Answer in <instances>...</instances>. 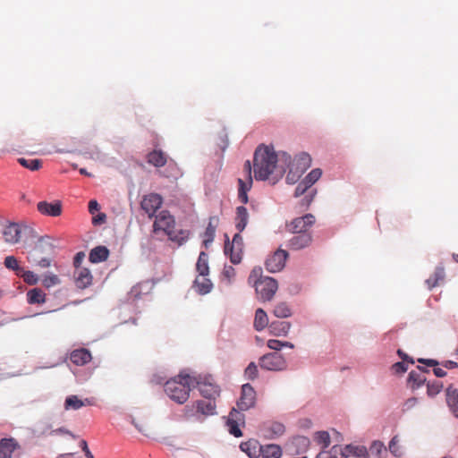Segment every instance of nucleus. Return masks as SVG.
Returning <instances> with one entry per match:
<instances>
[{
	"label": "nucleus",
	"instance_id": "1",
	"mask_svg": "<svg viewBox=\"0 0 458 458\" xmlns=\"http://www.w3.org/2000/svg\"><path fill=\"white\" fill-rule=\"evenodd\" d=\"M279 157L273 146L259 145L253 157L254 177L257 181H266L273 178H280L285 172L284 165H279Z\"/></svg>",
	"mask_w": 458,
	"mask_h": 458
},
{
	"label": "nucleus",
	"instance_id": "2",
	"mask_svg": "<svg viewBox=\"0 0 458 458\" xmlns=\"http://www.w3.org/2000/svg\"><path fill=\"white\" fill-rule=\"evenodd\" d=\"M314 216L306 214L297 217L292 222L294 235L289 240L288 246L294 250H301L309 246L313 240Z\"/></svg>",
	"mask_w": 458,
	"mask_h": 458
},
{
	"label": "nucleus",
	"instance_id": "3",
	"mask_svg": "<svg viewBox=\"0 0 458 458\" xmlns=\"http://www.w3.org/2000/svg\"><path fill=\"white\" fill-rule=\"evenodd\" d=\"M153 233L156 235L163 233L170 241L179 245L183 244L188 240L190 234L187 230H175V219L167 210H162L156 216L153 224Z\"/></svg>",
	"mask_w": 458,
	"mask_h": 458
},
{
	"label": "nucleus",
	"instance_id": "4",
	"mask_svg": "<svg viewBox=\"0 0 458 458\" xmlns=\"http://www.w3.org/2000/svg\"><path fill=\"white\" fill-rule=\"evenodd\" d=\"M194 376L181 372L165 382V392L171 400L182 404L189 399L190 392L194 388Z\"/></svg>",
	"mask_w": 458,
	"mask_h": 458
},
{
	"label": "nucleus",
	"instance_id": "5",
	"mask_svg": "<svg viewBox=\"0 0 458 458\" xmlns=\"http://www.w3.org/2000/svg\"><path fill=\"white\" fill-rule=\"evenodd\" d=\"M261 274L260 267H254L248 277V282L255 287L259 300L271 301L278 289L277 282L272 277L262 276Z\"/></svg>",
	"mask_w": 458,
	"mask_h": 458
},
{
	"label": "nucleus",
	"instance_id": "6",
	"mask_svg": "<svg viewBox=\"0 0 458 458\" xmlns=\"http://www.w3.org/2000/svg\"><path fill=\"white\" fill-rule=\"evenodd\" d=\"M311 157L307 153H301L296 156L293 160L287 153L281 154V162L287 165L289 171L286 175V182L290 184H294L299 181L305 171L311 164Z\"/></svg>",
	"mask_w": 458,
	"mask_h": 458
},
{
	"label": "nucleus",
	"instance_id": "7",
	"mask_svg": "<svg viewBox=\"0 0 458 458\" xmlns=\"http://www.w3.org/2000/svg\"><path fill=\"white\" fill-rule=\"evenodd\" d=\"M216 413L215 400H197L187 404L182 410V419L202 422L207 417Z\"/></svg>",
	"mask_w": 458,
	"mask_h": 458
},
{
	"label": "nucleus",
	"instance_id": "8",
	"mask_svg": "<svg viewBox=\"0 0 458 458\" xmlns=\"http://www.w3.org/2000/svg\"><path fill=\"white\" fill-rule=\"evenodd\" d=\"M315 184V170H311L307 176L299 182L295 189L294 196L300 197L303 194H307L301 200V207L308 208L313 201L315 195V189L312 186Z\"/></svg>",
	"mask_w": 458,
	"mask_h": 458
},
{
	"label": "nucleus",
	"instance_id": "9",
	"mask_svg": "<svg viewBox=\"0 0 458 458\" xmlns=\"http://www.w3.org/2000/svg\"><path fill=\"white\" fill-rule=\"evenodd\" d=\"M194 388L197 387L207 400H215L219 395V387L213 382L211 376H194Z\"/></svg>",
	"mask_w": 458,
	"mask_h": 458
},
{
	"label": "nucleus",
	"instance_id": "10",
	"mask_svg": "<svg viewBox=\"0 0 458 458\" xmlns=\"http://www.w3.org/2000/svg\"><path fill=\"white\" fill-rule=\"evenodd\" d=\"M251 164L250 160H247L243 165L244 178L238 179V199L243 204L248 203V191L252 187V175H251Z\"/></svg>",
	"mask_w": 458,
	"mask_h": 458
},
{
	"label": "nucleus",
	"instance_id": "11",
	"mask_svg": "<svg viewBox=\"0 0 458 458\" xmlns=\"http://www.w3.org/2000/svg\"><path fill=\"white\" fill-rule=\"evenodd\" d=\"M225 253L229 255L230 260L233 264H239L242 259L243 253V241L240 233H235L233 237L232 242H225Z\"/></svg>",
	"mask_w": 458,
	"mask_h": 458
},
{
	"label": "nucleus",
	"instance_id": "12",
	"mask_svg": "<svg viewBox=\"0 0 458 458\" xmlns=\"http://www.w3.org/2000/svg\"><path fill=\"white\" fill-rule=\"evenodd\" d=\"M259 365L267 370H283L286 368V361L282 354L271 352L260 358Z\"/></svg>",
	"mask_w": 458,
	"mask_h": 458
},
{
	"label": "nucleus",
	"instance_id": "13",
	"mask_svg": "<svg viewBox=\"0 0 458 458\" xmlns=\"http://www.w3.org/2000/svg\"><path fill=\"white\" fill-rule=\"evenodd\" d=\"M256 403V392L250 384H244L242 386L241 396L237 402V407L240 411H248L254 407Z\"/></svg>",
	"mask_w": 458,
	"mask_h": 458
},
{
	"label": "nucleus",
	"instance_id": "14",
	"mask_svg": "<svg viewBox=\"0 0 458 458\" xmlns=\"http://www.w3.org/2000/svg\"><path fill=\"white\" fill-rule=\"evenodd\" d=\"M245 417L244 415L235 408H233V410L230 411L227 421H226V427L229 431V433L235 437H240L242 436V430L240 428V426L244 425Z\"/></svg>",
	"mask_w": 458,
	"mask_h": 458
},
{
	"label": "nucleus",
	"instance_id": "15",
	"mask_svg": "<svg viewBox=\"0 0 458 458\" xmlns=\"http://www.w3.org/2000/svg\"><path fill=\"white\" fill-rule=\"evenodd\" d=\"M287 258L288 252L278 249L266 260V268L271 273L279 272L284 267Z\"/></svg>",
	"mask_w": 458,
	"mask_h": 458
},
{
	"label": "nucleus",
	"instance_id": "16",
	"mask_svg": "<svg viewBox=\"0 0 458 458\" xmlns=\"http://www.w3.org/2000/svg\"><path fill=\"white\" fill-rule=\"evenodd\" d=\"M163 203V199L159 194L150 193L143 196L140 201V207L145 211V213L148 216V217H153L156 214L157 210L160 208Z\"/></svg>",
	"mask_w": 458,
	"mask_h": 458
},
{
	"label": "nucleus",
	"instance_id": "17",
	"mask_svg": "<svg viewBox=\"0 0 458 458\" xmlns=\"http://www.w3.org/2000/svg\"><path fill=\"white\" fill-rule=\"evenodd\" d=\"M39 213L49 216H59L62 214V204L60 201L49 203L47 201H39L37 205Z\"/></svg>",
	"mask_w": 458,
	"mask_h": 458
},
{
	"label": "nucleus",
	"instance_id": "18",
	"mask_svg": "<svg viewBox=\"0 0 458 458\" xmlns=\"http://www.w3.org/2000/svg\"><path fill=\"white\" fill-rule=\"evenodd\" d=\"M75 284L80 289H85L92 284L93 276L89 268L81 267L74 272Z\"/></svg>",
	"mask_w": 458,
	"mask_h": 458
},
{
	"label": "nucleus",
	"instance_id": "19",
	"mask_svg": "<svg viewBox=\"0 0 458 458\" xmlns=\"http://www.w3.org/2000/svg\"><path fill=\"white\" fill-rule=\"evenodd\" d=\"M4 241L10 244H15L20 242L21 229L18 224L12 223L6 225L3 230Z\"/></svg>",
	"mask_w": 458,
	"mask_h": 458
},
{
	"label": "nucleus",
	"instance_id": "20",
	"mask_svg": "<svg viewBox=\"0 0 458 458\" xmlns=\"http://www.w3.org/2000/svg\"><path fill=\"white\" fill-rule=\"evenodd\" d=\"M91 359L90 352L84 348L74 350L70 355L71 361L77 366H83L89 363Z\"/></svg>",
	"mask_w": 458,
	"mask_h": 458
},
{
	"label": "nucleus",
	"instance_id": "21",
	"mask_svg": "<svg viewBox=\"0 0 458 458\" xmlns=\"http://www.w3.org/2000/svg\"><path fill=\"white\" fill-rule=\"evenodd\" d=\"M446 403L451 412L458 418V391L452 385L445 390Z\"/></svg>",
	"mask_w": 458,
	"mask_h": 458
},
{
	"label": "nucleus",
	"instance_id": "22",
	"mask_svg": "<svg viewBox=\"0 0 458 458\" xmlns=\"http://www.w3.org/2000/svg\"><path fill=\"white\" fill-rule=\"evenodd\" d=\"M19 447L13 438H4L0 441V458H12L13 453Z\"/></svg>",
	"mask_w": 458,
	"mask_h": 458
},
{
	"label": "nucleus",
	"instance_id": "23",
	"mask_svg": "<svg viewBox=\"0 0 458 458\" xmlns=\"http://www.w3.org/2000/svg\"><path fill=\"white\" fill-rule=\"evenodd\" d=\"M259 452L262 458H281L283 454L280 445L275 444L259 445Z\"/></svg>",
	"mask_w": 458,
	"mask_h": 458
},
{
	"label": "nucleus",
	"instance_id": "24",
	"mask_svg": "<svg viewBox=\"0 0 458 458\" xmlns=\"http://www.w3.org/2000/svg\"><path fill=\"white\" fill-rule=\"evenodd\" d=\"M147 161L155 167H163L167 163V157L163 151L155 149L147 155Z\"/></svg>",
	"mask_w": 458,
	"mask_h": 458
},
{
	"label": "nucleus",
	"instance_id": "25",
	"mask_svg": "<svg viewBox=\"0 0 458 458\" xmlns=\"http://www.w3.org/2000/svg\"><path fill=\"white\" fill-rule=\"evenodd\" d=\"M109 256V250L106 246H98L92 249L89 255L91 263L106 261Z\"/></svg>",
	"mask_w": 458,
	"mask_h": 458
},
{
	"label": "nucleus",
	"instance_id": "26",
	"mask_svg": "<svg viewBox=\"0 0 458 458\" xmlns=\"http://www.w3.org/2000/svg\"><path fill=\"white\" fill-rule=\"evenodd\" d=\"M93 403L89 399L84 401L78 398L77 395H70L65 399L64 409L65 410H79L85 405H92Z\"/></svg>",
	"mask_w": 458,
	"mask_h": 458
},
{
	"label": "nucleus",
	"instance_id": "27",
	"mask_svg": "<svg viewBox=\"0 0 458 458\" xmlns=\"http://www.w3.org/2000/svg\"><path fill=\"white\" fill-rule=\"evenodd\" d=\"M248 212L245 207L240 206L236 208L235 227L239 233L242 232L248 224Z\"/></svg>",
	"mask_w": 458,
	"mask_h": 458
},
{
	"label": "nucleus",
	"instance_id": "28",
	"mask_svg": "<svg viewBox=\"0 0 458 458\" xmlns=\"http://www.w3.org/2000/svg\"><path fill=\"white\" fill-rule=\"evenodd\" d=\"M27 300L30 304H42L46 301V293L40 288H33L28 291Z\"/></svg>",
	"mask_w": 458,
	"mask_h": 458
},
{
	"label": "nucleus",
	"instance_id": "29",
	"mask_svg": "<svg viewBox=\"0 0 458 458\" xmlns=\"http://www.w3.org/2000/svg\"><path fill=\"white\" fill-rule=\"evenodd\" d=\"M196 270L201 276H207L209 273L208 255L205 251H201L199 255Z\"/></svg>",
	"mask_w": 458,
	"mask_h": 458
},
{
	"label": "nucleus",
	"instance_id": "30",
	"mask_svg": "<svg viewBox=\"0 0 458 458\" xmlns=\"http://www.w3.org/2000/svg\"><path fill=\"white\" fill-rule=\"evenodd\" d=\"M268 325V317L264 310L258 309L255 312V318H254V328L257 331L263 330Z\"/></svg>",
	"mask_w": 458,
	"mask_h": 458
},
{
	"label": "nucleus",
	"instance_id": "31",
	"mask_svg": "<svg viewBox=\"0 0 458 458\" xmlns=\"http://www.w3.org/2000/svg\"><path fill=\"white\" fill-rule=\"evenodd\" d=\"M290 327V323L286 321H274L269 326L271 333L275 335H286Z\"/></svg>",
	"mask_w": 458,
	"mask_h": 458
},
{
	"label": "nucleus",
	"instance_id": "32",
	"mask_svg": "<svg viewBox=\"0 0 458 458\" xmlns=\"http://www.w3.org/2000/svg\"><path fill=\"white\" fill-rule=\"evenodd\" d=\"M348 454L344 449H342L338 445H334L329 452H320L317 454V458H346Z\"/></svg>",
	"mask_w": 458,
	"mask_h": 458
},
{
	"label": "nucleus",
	"instance_id": "33",
	"mask_svg": "<svg viewBox=\"0 0 458 458\" xmlns=\"http://www.w3.org/2000/svg\"><path fill=\"white\" fill-rule=\"evenodd\" d=\"M212 286L213 284L211 281L206 276H202V278L197 277L194 281V287L200 294H206L209 293L212 289Z\"/></svg>",
	"mask_w": 458,
	"mask_h": 458
},
{
	"label": "nucleus",
	"instance_id": "34",
	"mask_svg": "<svg viewBox=\"0 0 458 458\" xmlns=\"http://www.w3.org/2000/svg\"><path fill=\"white\" fill-rule=\"evenodd\" d=\"M408 382L412 389H416L426 382V377L422 373L411 370L409 373Z\"/></svg>",
	"mask_w": 458,
	"mask_h": 458
},
{
	"label": "nucleus",
	"instance_id": "35",
	"mask_svg": "<svg viewBox=\"0 0 458 458\" xmlns=\"http://www.w3.org/2000/svg\"><path fill=\"white\" fill-rule=\"evenodd\" d=\"M345 453L357 458L366 457L368 454L367 448L364 445H347L344 447Z\"/></svg>",
	"mask_w": 458,
	"mask_h": 458
},
{
	"label": "nucleus",
	"instance_id": "36",
	"mask_svg": "<svg viewBox=\"0 0 458 458\" xmlns=\"http://www.w3.org/2000/svg\"><path fill=\"white\" fill-rule=\"evenodd\" d=\"M418 361L420 363L425 364L428 367H433L434 375L437 377H444L446 376V371L442 368H438L439 362L437 360L433 359H419Z\"/></svg>",
	"mask_w": 458,
	"mask_h": 458
},
{
	"label": "nucleus",
	"instance_id": "37",
	"mask_svg": "<svg viewBox=\"0 0 458 458\" xmlns=\"http://www.w3.org/2000/svg\"><path fill=\"white\" fill-rule=\"evenodd\" d=\"M273 313L277 318H284L292 315V310L286 302H279L275 306Z\"/></svg>",
	"mask_w": 458,
	"mask_h": 458
},
{
	"label": "nucleus",
	"instance_id": "38",
	"mask_svg": "<svg viewBox=\"0 0 458 458\" xmlns=\"http://www.w3.org/2000/svg\"><path fill=\"white\" fill-rule=\"evenodd\" d=\"M18 162L21 165L30 169V171H38L42 166V161L39 159H27L21 157L18 159Z\"/></svg>",
	"mask_w": 458,
	"mask_h": 458
},
{
	"label": "nucleus",
	"instance_id": "39",
	"mask_svg": "<svg viewBox=\"0 0 458 458\" xmlns=\"http://www.w3.org/2000/svg\"><path fill=\"white\" fill-rule=\"evenodd\" d=\"M331 444V437L327 431H317V445L322 449L328 447Z\"/></svg>",
	"mask_w": 458,
	"mask_h": 458
},
{
	"label": "nucleus",
	"instance_id": "40",
	"mask_svg": "<svg viewBox=\"0 0 458 458\" xmlns=\"http://www.w3.org/2000/svg\"><path fill=\"white\" fill-rule=\"evenodd\" d=\"M4 266L15 272L16 276L22 272V267H20L17 259L14 256H7L4 259Z\"/></svg>",
	"mask_w": 458,
	"mask_h": 458
},
{
	"label": "nucleus",
	"instance_id": "41",
	"mask_svg": "<svg viewBox=\"0 0 458 458\" xmlns=\"http://www.w3.org/2000/svg\"><path fill=\"white\" fill-rule=\"evenodd\" d=\"M270 437L281 436L284 432V426L279 422H272L267 427Z\"/></svg>",
	"mask_w": 458,
	"mask_h": 458
},
{
	"label": "nucleus",
	"instance_id": "42",
	"mask_svg": "<svg viewBox=\"0 0 458 458\" xmlns=\"http://www.w3.org/2000/svg\"><path fill=\"white\" fill-rule=\"evenodd\" d=\"M18 276L21 277L25 283L30 285H34L38 283V277L32 271L25 270L22 267V272L18 275Z\"/></svg>",
	"mask_w": 458,
	"mask_h": 458
},
{
	"label": "nucleus",
	"instance_id": "43",
	"mask_svg": "<svg viewBox=\"0 0 458 458\" xmlns=\"http://www.w3.org/2000/svg\"><path fill=\"white\" fill-rule=\"evenodd\" d=\"M399 439L397 436H394L389 442L388 448L391 454L395 457H401L403 452L399 446Z\"/></svg>",
	"mask_w": 458,
	"mask_h": 458
},
{
	"label": "nucleus",
	"instance_id": "44",
	"mask_svg": "<svg viewBox=\"0 0 458 458\" xmlns=\"http://www.w3.org/2000/svg\"><path fill=\"white\" fill-rule=\"evenodd\" d=\"M442 388H443V385L439 381L428 382L427 384V393H428V396H431V397L439 394Z\"/></svg>",
	"mask_w": 458,
	"mask_h": 458
},
{
	"label": "nucleus",
	"instance_id": "45",
	"mask_svg": "<svg viewBox=\"0 0 458 458\" xmlns=\"http://www.w3.org/2000/svg\"><path fill=\"white\" fill-rule=\"evenodd\" d=\"M216 228L212 225L211 223L208 224V225L206 228L205 231V239L203 241V243L206 248H208V244L213 242L215 237Z\"/></svg>",
	"mask_w": 458,
	"mask_h": 458
},
{
	"label": "nucleus",
	"instance_id": "46",
	"mask_svg": "<svg viewBox=\"0 0 458 458\" xmlns=\"http://www.w3.org/2000/svg\"><path fill=\"white\" fill-rule=\"evenodd\" d=\"M267 346L268 348L276 351H280L284 346L293 348V344L289 342H281L279 340L275 339L268 340Z\"/></svg>",
	"mask_w": 458,
	"mask_h": 458
},
{
	"label": "nucleus",
	"instance_id": "47",
	"mask_svg": "<svg viewBox=\"0 0 458 458\" xmlns=\"http://www.w3.org/2000/svg\"><path fill=\"white\" fill-rule=\"evenodd\" d=\"M244 374L248 379L253 380L258 376V367L254 362H250L245 369Z\"/></svg>",
	"mask_w": 458,
	"mask_h": 458
},
{
	"label": "nucleus",
	"instance_id": "48",
	"mask_svg": "<svg viewBox=\"0 0 458 458\" xmlns=\"http://www.w3.org/2000/svg\"><path fill=\"white\" fill-rule=\"evenodd\" d=\"M60 283V280L57 276L55 275H50L46 276L44 279L42 280V284L45 287H52L54 285H56Z\"/></svg>",
	"mask_w": 458,
	"mask_h": 458
},
{
	"label": "nucleus",
	"instance_id": "49",
	"mask_svg": "<svg viewBox=\"0 0 458 458\" xmlns=\"http://www.w3.org/2000/svg\"><path fill=\"white\" fill-rule=\"evenodd\" d=\"M257 445H258V442L257 441H254V442L249 441V442H246V443H242L241 445V448H242V451L246 452L249 454V456L256 458V451L254 452V454H252L251 453V449H250V446H252L253 449L255 450Z\"/></svg>",
	"mask_w": 458,
	"mask_h": 458
},
{
	"label": "nucleus",
	"instance_id": "50",
	"mask_svg": "<svg viewBox=\"0 0 458 458\" xmlns=\"http://www.w3.org/2000/svg\"><path fill=\"white\" fill-rule=\"evenodd\" d=\"M392 369L396 374L404 373L408 369V366L404 361H399L392 366Z\"/></svg>",
	"mask_w": 458,
	"mask_h": 458
},
{
	"label": "nucleus",
	"instance_id": "51",
	"mask_svg": "<svg viewBox=\"0 0 458 458\" xmlns=\"http://www.w3.org/2000/svg\"><path fill=\"white\" fill-rule=\"evenodd\" d=\"M418 403V398L416 397H411L407 399L403 405V411H407L414 408Z\"/></svg>",
	"mask_w": 458,
	"mask_h": 458
},
{
	"label": "nucleus",
	"instance_id": "52",
	"mask_svg": "<svg viewBox=\"0 0 458 458\" xmlns=\"http://www.w3.org/2000/svg\"><path fill=\"white\" fill-rule=\"evenodd\" d=\"M385 448L384 444L381 441H374L370 445V451L372 453H376L377 454H380L381 451Z\"/></svg>",
	"mask_w": 458,
	"mask_h": 458
},
{
	"label": "nucleus",
	"instance_id": "53",
	"mask_svg": "<svg viewBox=\"0 0 458 458\" xmlns=\"http://www.w3.org/2000/svg\"><path fill=\"white\" fill-rule=\"evenodd\" d=\"M434 277H436L440 282H443L445 276V268L444 267H437L435 269V272L432 275Z\"/></svg>",
	"mask_w": 458,
	"mask_h": 458
},
{
	"label": "nucleus",
	"instance_id": "54",
	"mask_svg": "<svg viewBox=\"0 0 458 458\" xmlns=\"http://www.w3.org/2000/svg\"><path fill=\"white\" fill-rule=\"evenodd\" d=\"M85 258V254L82 251L78 252L73 259V265L76 269L81 268V265Z\"/></svg>",
	"mask_w": 458,
	"mask_h": 458
},
{
	"label": "nucleus",
	"instance_id": "55",
	"mask_svg": "<svg viewBox=\"0 0 458 458\" xmlns=\"http://www.w3.org/2000/svg\"><path fill=\"white\" fill-rule=\"evenodd\" d=\"M100 208V206L99 204L98 203L97 200L95 199H91L89 202V212L91 214V215H94L97 211H98Z\"/></svg>",
	"mask_w": 458,
	"mask_h": 458
},
{
	"label": "nucleus",
	"instance_id": "56",
	"mask_svg": "<svg viewBox=\"0 0 458 458\" xmlns=\"http://www.w3.org/2000/svg\"><path fill=\"white\" fill-rule=\"evenodd\" d=\"M428 288L429 290L433 289L434 287L437 286L440 283L439 280H437L436 277H434L433 276H431L429 278H428L426 281H425Z\"/></svg>",
	"mask_w": 458,
	"mask_h": 458
},
{
	"label": "nucleus",
	"instance_id": "57",
	"mask_svg": "<svg viewBox=\"0 0 458 458\" xmlns=\"http://www.w3.org/2000/svg\"><path fill=\"white\" fill-rule=\"evenodd\" d=\"M428 288L429 290L433 289L434 287L437 286L440 283L439 280H437L436 277H434L433 276H431L429 278H428L426 281H425Z\"/></svg>",
	"mask_w": 458,
	"mask_h": 458
},
{
	"label": "nucleus",
	"instance_id": "58",
	"mask_svg": "<svg viewBox=\"0 0 458 458\" xmlns=\"http://www.w3.org/2000/svg\"><path fill=\"white\" fill-rule=\"evenodd\" d=\"M80 446L81 447V449L84 452L85 456L87 458H94V456H93L92 453L89 451V449L88 447V444L85 440H81L80 442Z\"/></svg>",
	"mask_w": 458,
	"mask_h": 458
},
{
	"label": "nucleus",
	"instance_id": "59",
	"mask_svg": "<svg viewBox=\"0 0 458 458\" xmlns=\"http://www.w3.org/2000/svg\"><path fill=\"white\" fill-rule=\"evenodd\" d=\"M131 422L140 432L148 435V427L144 423H139L135 420H132Z\"/></svg>",
	"mask_w": 458,
	"mask_h": 458
},
{
	"label": "nucleus",
	"instance_id": "60",
	"mask_svg": "<svg viewBox=\"0 0 458 458\" xmlns=\"http://www.w3.org/2000/svg\"><path fill=\"white\" fill-rule=\"evenodd\" d=\"M397 354L399 355V357L403 360L402 361H404V362H408V363H411V364H413L414 363V360L410 358L405 352H403L402 350H398L397 351Z\"/></svg>",
	"mask_w": 458,
	"mask_h": 458
},
{
	"label": "nucleus",
	"instance_id": "61",
	"mask_svg": "<svg viewBox=\"0 0 458 458\" xmlns=\"http://www.w3.org/2000/svg\"><path fill=\"white\" fill-rule=\"evenodd\" d=\"M441 365L443 366V368L447 369H454L458 367L457 362L453 361V360H445L441 363Z\"/></svg>",
	"mask_w": 458,
	"mask_h": 458
},
{
	"label": "nucleus",
	"instance_id": "62",
	"mask_svg": "<svg viewBox=\"0 0 458 458\" xmlns=\"http://www.w3.org/2000/svg\"><path fill=\"white\" fill-rule=\"evenodd\" d=\"M106 216L104 213H100L92 218V223L94 225L104 223L106 221Z\"/></svg>",
	"mask_w": 458,
	"mask_h": 458
},
{
	"label": "nucleus",
	"instance_id": "63",
	"mask_svg": "<svg viewBox=\"0 0 458 458\" xmlns=\"http://www.w3.org/2000/svg\"><path fill=\"white\" fill-rule=\"evenodd\" d=\"M38 265L41 267H48L51 265V260L47 258H43L38 262Z\"/></svg>",
	"mask_w": 458,
	"mask_h": 458
},
{
	"label": "nucleus",
	"instance_id": "64",
	"mask_svg": "<svg viewBox=\"0 0 458 458\" xmlns=\"http://www.w3.org/2000/svg\"><path fill=\"white\" fill-rule=\"evenodd\" d=\"M224 274L227 276V277H230L231 276H233L234 274V270L232 267H228V268H225V271H224Z\"/></svg>",
	"mask_w": 458,
	"mask_h": 458
}]
</instances>
